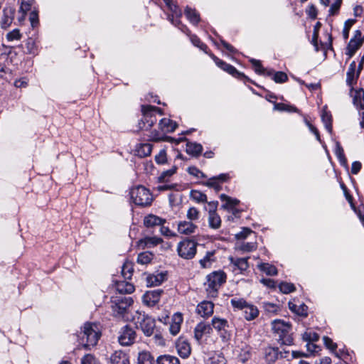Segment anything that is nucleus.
I'll return each instance as SVG.
<instances>
[{"label":"nucleus","instance_id":"obj_64","mask_svg":"<svg viewBox=\"0 0 364 364\" xmlns=\"http://www.w3.org/2000/svg\"><path fill=\"white\" fill-rule=\"evenodd\" d=\"M155 161L159 164H163L166 161V151L162 150L159 152L158 155L155 157Z\"/></svg>","mask_w":364,"mask_h":364},{"label":"nucleus","instance_id":"obj_47","mask_svg":"<svg viewBox=\"0 0 364 364\" xmlns=\"http://www.w3.org/2000/svg\"><path fill=\"white\" fill-rule=\"evenodd\" d=\"M191 198L197 203H204L207 201L206 195L196 190L191 191Z\"/></svg>","mask_w":364,"mask_h":364},{"label":"nucleus","instance_id":"obj_52","mask_svg":"<svg viewBox=\"0 0 364 364\" xmlns=\"http://www.w3.org/2000/svg\"><path fill=\"white\" fill-rule=\"evenodd\" d=\"M272 79L277 83H282L287 80L288 77L287 74L284 72H276L273 73L272 71Z\"/></svg>","mask_w":364,"mask_h":364},{"label":"nucleus","instance_id":"obj_60","mask_svg":"<svg viewBox=\"0 0 364 364\" xmlns=\"http://www.w3.org/2000/svg\"><path fill=\"white\" fill-rule=\"evenodd\" d=\"M354 23V20L348 19L345 22L344 28L343 31V36L345 39L348 38L349 31Z\"/></svg>","mask_w":364,"mask_h":364},{"label":"nucleus","instance_id":"obj_63","mask_svg":"<svg viewBox=\"0 0 364 364\" xmlns=\"http://www.w3.org/2000/svg\"><path fill=\"white\" fill-rule=\"evenodd\" d=\"M191 40L195 46L200 48L201 50H205V49L207 48L206 45L203 43L197 36H191Z\"/></svg>","mask_w":364,"mask_h":364},{"label":"nucleus","instance_id":"obj_51","mask_svg":"<svg viewBox=\"0 0 364 364\" xmlns=\"http://www.w3.org/2000/svg\"><path fill=\"white\" fill-rule=\"evenodd\" d=\"M213 256V252H207L205 256L201 259L199 262L203 268H208L210 267L212 259L211 257Z\"/></svg>","mask_w":364,"mask_h":364},{"label":"nucleus","instance_id":"obj_42","mask_svg":"<svg viewBox=\"0 0 364 364\" xmlns=\"http://www.w3.org/2000/svg\"><path fill=\"white\" fill-rule=\"evenodd\" d=\"M162 242V239L159 237H146L140 241L141 245L144 244L146 247L150 248L154 247Z\"/></svg>","mask_w":364,"mask_h":364},{"label":"nucleus","instance_id":"obj_38","mask_svg":"<svg viewBox=\"0 0 364 364\" xmlns=\"http://www.w3.org/2000/svg\"><path fill=\"white\" fill-rule=\"evenodd\" d=\"M335 154L336 155L337 158L339 160L340 164L345 166H348V162L347 159L344 154L343 149L342 148L341 145L338 141L336 142V147H335Z\"/></svg>","mask_w":364,"mask_h":364},{"label":"nucleus","instance_id":"obj_28","mask_svg":"<svg viewBox=\"0 0 364 364\" xmlns=\"http://www.w3.org/2000/svg\"><path fill=\"white\" fill-rule=\"evenodd\" d=\"M166 279V274L157 273L156 274H149L146 277L147 286H158L160 285Z\"/></svg>","mask_w":364,"mask_h":364},{"label":"nucleus","instance_id":"obj_29","mask_svg":"<svg viewBox=\"0 0 364 364\" xmlns=\"http://www.w3.org/2000/svg\"><path fill=\"white\" fill-rule=\"evenodd\" d=\"M322 4L329 6V14L335 15L338 13L342 3V0H321Z\"/></svg>","mask_w":364,"mask_h":364},{"label":"nucleus","instance_id":"obj_39","mask_svg":"<svg viewBox=\"0 0 364 364\" xmlns=\"http://www.w3.org/2000/svg\"><path fill=\"white\" fill-rule=\"evenodd\" d=\"M250 62L255 69V71L257 73H258L259 75L271 76L272 70H268L264 68L259 60H257L255 59H250Z\"/></svg>","mask_w":364,"mask_h":364},{"label":"nucleus","instance_id":"obj_12","mask_svg":"<svg viewBox=\"0 0 364 364\" xmlns=\"http://www.w3.org/2000/svg\"><path fill=\"white\" fill-rule=\"evenodd\" d=\"M288 353V351H279L277 348L268 347L265 350V360L269 364H272L279 358H286Z\"/></svg>","mask_w":364,"mask_h":364},{"label":"nucleus","instance_id":"obj_56","mask_svg":"<svg viewBox=\"0 0 364 364\" xmlns=\"http://www.w3.org/2000/svg\"><path fill=\"white\" fill-rule=\"evenodd\" d=\"M21 36L22 35L19 30L16 28L7 33L6 38L9 41H13L15 40H20Z\"/></svg>","mask_w":364,"mask_h":364},{"label":"nucleus","instance_id":"obj_15","mask_svg":"<svg viewBox=\"0 0 364 364\" xmlns=\"http://www.w3.org/2000/svg\"><path fill=\"white\" fill-rule=\"evenodd\" d=\"M198 226L192 221H180L178 223V232L180 234L190 235L196 233Z\"/></svg>","mask_w":364,"mask_h":364},{"label":"nucleus","instance_id":"obj_9","mask_svg":"<svg viewBox=\"0 0 364 364\" xmlns=\"http://www.w3.org/2000/svg\"><path fill=\"white\" fill-rule=\"evenodd\" d=\"M133 300L131 297L119 296L112 301V309L114 316H122L127 309L132 304Z\"/></svg>","mask_w":364,"mask_h":364},{"label":"nucleus","instance_id":"obj_34","mask_svg":"<svg viewBox=\"0 0 364 364\" xmlns=\"http://www.w3.org/2000/svg\"><path fill=\"white\" fill-rule=\"evenodd\" d=\"M208 223L209 226L213 229H218L220 227L221 220L215 210L209 211Z\"/></svg>","mask_w":364,"mask_h":364},{"label":"nucleus","instance_id":"obj_32","mask_svg":"<svg viewBox=\"0 0 364 364\" xmlns=\"http://www.w3.org/2000/svg\"><path fill=\"white\" fill-rule=\"evenodd\" d=\"M363 42L355 41L354 40H350L346 48V55L348 56V59L352 58L355 52L360 48Z\"/></svg>","mask_w":364,"mask_h":364},{"label":"nucleus","instance_id":"obj_36","mask_svg":"<svg viewBox=\"0 0 364 364\" xmlns=\"http://www.w3.org/2000/svg\"><path fill=\"white\" fill-rule=\"evenodd\" d=\"M152 151V145L150 144H141L136 149V154L140 157H146L151 154Z\"/></svg>","mask_w":364,"mask_h":364},{"label":"nucleus","instance_id":"obj_24","mask_svg":"<svg viewBox=\"0 0 364 364\" xmlns=\"http://www.w3.org/2000/svg\"><path fill=\"white\" fill-rule=\"evenodd\" d=\"M166 223V220L155 215H149L144 219V224L146 227L160 226Z\"/></svg>","mask_w":364,"mask_h":364},{"label":"nucleus","instance_id":"obj_17","mask_svg":"<svg viewBox=\"0 0 364 364\" xmlns=\"http://www.w3.org/2000/svg\"><path fill=\"white\" fill-rule=\"evenodd\" d=\"M248 259L249 257L245 258H238V257H230L229 260L230 262V264L233 267V270L238 269L240 273H242L243 272L246 271L249 267L248 264Z\"/></svg>","mask_w":364,"mask_h":364},{"label":"nucleus","instance_id":"obj_10","mask_svg":"<svg viewBox=\"0 0 364 364\" xmlns=\"http://www.w3.org/2000/svg\"><path fill=\"white\" fill-rule=\"evenodd\" d=\"M136 332L129 326H124L119 331L118 341L120 345L129 346L134 343L136 339Z\"/></svg>","mask_w":364,"mask_h":364},{"label":"nucleus","instance_id":"obj_31","mask_svg":"<svg viewBox=\"0 0 364 364\" xmlns=\"http://www.w3.org/2000/svg\"><path fill=\"white\" fill-rule=\"evenodd\" d=\"M220 198L222 201L225 202V204L222 205L224 209H231L234 210V208L239 204V200L236 198H232L231 197L225 195L221 194L220 196Z\"/></svg>","mask_w":364,"mask_h":364},{"label":"nucleus","instance_id":"obj_20","mask_svg":"<svg viewBox=\"0 0 364 364\" xmlns=\"http://www.w3.org/2000/svg\"><path fill=\"white\" fill-rule=\"evenodd\" d=\"M159 127L161 132L166 134L174 132L177 127V124L170 119L163 118L159 122Z\"/></svg>","mask_w":364,"mask_h":364},{"label":"nucleus","instance_id":"obj_8","mask_svg":"<svg viewBox=\"0 0 364 364\" xmlns=\"http://www.w3.org/2000/svg\"><path fill=\"white\" fill-rule=\"evenodd\" d=\"M197 243L191 240H184L177 245L178 255L186 259H192L196 253Z\"/></svg>","mask_w":364,"mask_h":364},{"label":"nucleus","instance_id":"obj_35","mask_svg":"<svg viewBox=\"0 0 364 364\" xmlns=\"http://www.w3.org/2000/svg\"><path fill=\"white\" fill-rule=\"evenodd\" d=\"M156 364H180L179 360L173 355H162L156 360Z\"/></svg>","mask_w":364,"mask_h":364},{"label":"nucleus","instance_id":"obj_57","mask_svg":"<svg viewBox=\"0 0 364 364\" xmlns=\"http://www.w3.org/2000/svg\"><path fill=\"white\" fill-rule=\"evenodd\" d=\"M204 184L208 187L213 188L217 192L221 190V186L215 178H209Z\"/></svg>","mask_w":364,"mask_h":364},{"label":"nucleus","instance_id":"obj_48","mask_svg":"<svg viewBox=\"0 0 364 364\" xmlns=\"http://www.w3.org/2000/svg\"><path fill=\"white\" fill-rule=\"evenodd\" d=\"M153 255L149 252L140 253L137 257V262L141 264L149 263L153 259Z\"/></svg>","mask_w":364,"mask_h":364},{"label":"nucleus","instance_id":"obj_7","mask_svg":"<svg viewBox=\"0 0 364 364\" xmlns=\"http://www.w3.org/2000/svg\"><path fill=\"white\" fill-rule=\"evenodd\" d=\"M153 110L157 111L160 114H162V112L158 107L151 105H143L141 107L143 119H141V122H139V124L141 129L146 130L151 128L156 122V116L153 115L151 113Z\"/></svg>","mask_w":364,"mask_h":364},{"label":"nucleus","instance_id":"obj_33","mask_svg":"<svg viewBox=\"0 0 364 364\" xmlns=\"http://www.w3.org/2000/svg\"><path fill=\"white\" fill-rule=\"evenodd\" d=\"M138 364H155L154 357L151 355L149 351L140 352L138 355L137 358Z\"/></svg>","mask_w":364,"mask_h":364},{"label":"nucleus","instance_id":"obj_1","mask_svg":"<svg viewBox=\"0 0 364 364\" xmlns=\"http://www.w3.org/2000/svg\"><path fill=\"white\" fill-rule=\"evenodd\" d=\"M101 336L100 328L97 323L87 322L82 327L78 338L82 347L90 350L97 344Z\"/></svg>","mask_w":364,"mask_h":364},{"label":"nucleus","instance_id":"obj_43","mask_svg":"<svg viewBox=\"0 0 364 364\" xmlns=\"http://www.w3.org/2000/svg\"><path fill=\"white\" fill-rule=\"evenodd\" d=\"M321 120L327 131L331 133L332 130V119L331 114L326 109V108H323L322 111Z\"/></svg>","mask_w":364,"mask_h":364},{"label":"nucleus","instance_id":"obj_45","mask_svg":"<svg viewBox=\"0 0 364 364\" xmlns=\"http://www.w3.org/2000/svg\"><path fill=\"white\" fill-rule=\"evenodd\" d=\"M133 274V265L132 262H126L122 269V274L124 279H131Z\"/></svg>","mask_w":364,"mask_h":364},{"label":"nucleus","instance_id":"obj_40","mask_svg":"<svg viewBox=\"0 0 364 364\" xmlns=\"http://www.w3.org/2000/svg\"><path fill=\"white\" fill-rule=\"evenodd\" d=\"M258 269L264 272L267 275L274 276L277 274V268L269 263H260L257 265Z\"/></svg>","mask_w":364,"mask_h":364},{"label":"nucleus","instance_id":"obj_58","mask_svg":"<svg viewBox=\"0 0 364 364\" xmlns=\"http://www.w3.org/2000/svg\"><path fill=\"white\" fill-rule=\"evenodd\" d=\"M222 69L235 77H238L240 76H243V75L239 73L235 67L228 63H226L225 67L223 68Z\"/></svg>","mask_w":364,"mask_h":364},{"label":"nucleus","instance_id":"obj_14","mask_svg":"<svg viewBox=\"0 0 364 364\" xmlns=\"http://www.w3.org/2000/svg\"><path fill=\"white\" fill-rule=\"evenodd\" d=\"M162 292L161 289L148 291L143 296V301L147 306H153L159 301Z\"/></svg>","mask_w":364,"mask_h":364},{"label":"nucleus","instance_id":"obj_18","mask_svg":"<svg viewBox=\"0 0 364 364\" xmlns=\"http://www.w3.org/2000/svg\"><path fill=\"white\" fill-rule=\"evenodd\" d=\"M168 9L171 12V15H168V20L174 25L178 26L180 23L179 18L182 16V13L178 6L174 4L172 1L168 2V4H166Z\"/></svg>","mask_w":364,"mask_h":364},{"label":"nucleus","instance_id":"obj_49","mask_svg":"<svg viewBox=\"0 0 364 364\" xmlns=\"http://www.w3.org/2000/svg\"><path fill=\"white\" fill-rule=\"evenodd\" d=\"M200 212L198 210L194 207L190 208L186 213V217L188 221H192L195 223L196 220L199 219Z\"/></svg>","mask_w":364,"mask_h":364},{"label":"nucleus","instance_id":"obj_5","mask_svg":"<svg viewBox=\"0 0 364 364\" xmlns=\"http://www.w3.org/2000/svg\"><path fill=\"white\" fill-rule=\"evenodd\" d=\"M230 302L234 308L243 311L244 317L247 321H252L259 315L258 309L243 299H232Z\"/></svg>","mask_w":364,"mask_h":364},{"label":"nucleus","instance_id":"obj_61","mask_svg":"<svg viewBox=\"0 0 364 364\" xmlns=\"http://www.w3.org/2000/svg\"><path fill=\"white\" fill-rule=\"evenodd\" d=\"M188 172L191 175L196 176V178H205V174L195 166L189 167L188 168Z\"/></svg>","mask_w":364,"mask_h":364},{"label":"nucleus","instance_id":"obj_23","mask_svg":"<svg viewBox=\"0 0 364 364\" xmlns=\"http://www.w3.org/2000/svg\"><path fill=\"white\" fill-rule=\"evenodd\" d=\"M112 364H129V356L123 351H115L110 357Z\"/></svg>","mask_w":364,"mask_h":364},{"label":"nucleus","instance_id":"obj_26","mask_svg":"<svg viewBox=\"0 0 364 364\" xmlns=\"http://www.w3.org/2000/svg\"><path fill=\"white\" fill-rule=\"evenodd\" d=\"M210 326L218 332H221L223 330H225L230 327L228 321L226 319L216 316L212 318Z\"/></svg>","mask_w":364,"mask_h":364},{"label":"nucleus","instance_id":"obj_30","mask_svg":"<svg viewBox=\"0 0 364 364\" xmlns=\"http://www.w3.org/2000/svg\"><path fill=\"white\" fill-rule=\"evenodd\" d=\"M351 95L353 97V104L356 107H359L361 109L364 108V90H358L353 91L351 90Z\"/></svg>","mask_w":364,"mask_h":364},{"label":"nucleus","instance_id":"obj_62","mask_svg":"<svg viewBox=\"0 0 364 364\" xmlns=\"http://www.w3.org/2000/svg\"><path fill=\"white\" fill-rule=\"evenodd\" d=\"M252 231L247 228H244L242 230L235 235V237L238 240L245 239Z\"/></svg>","mask_w":364,"mask_h":364},{"label":"nucleus","instance_id":"obj_55","mask_svg":"<svg viewBox=\"0 0 364 364\" xmlns=\"http://www.w3.org/2000/svg\"><path fill=\"white\" fill-rule=\"evenodd\" d=\"M82 364H100L98 360L92 354L85 355L81 360Z\"/></svg>","mask_w":364,"mask_h":364},{"label":"nucleus","instance_id":"obj_13","mask_svg":"<svg viewBox=\"0 0 364 364\" xmlns=\"http://www.w3.org/2000/svg\"><path fill=\"white\" fill-rule=\"evenodd\" d=\"M176 348L178 355L183 358H188L191 352L190 343L184 338H179L176 343Z\"/></svg>","mask_w":364,"mask_h":364},{"label":"nucleus","instance_id":"obj_53","mask_svg":"<svg viewBox=\"0 0 364 364\" xmlns=\"http://www.w3.org/2000/svg\"><path fill=\"white\" fill-rule=\"evenodd\" d=\"M279 288L280 291L284 294H289L295 290L294 285L287 282H282L279 284Z\"/></svg>","mask_w":364,"mask_h":364},{"label":"nucleus","instance_id":"obj_2","mask_svg":"<svg viewBox=\"0 0 364 364\" xmlns=\"http://www.w3.org/2000/svg\"><path fill=\"white\" fill-rule=\"evenodd\" d=\"M272 329L278 342L282 345L290 346L293 343L291 324L282 319L272 321Z\"/></svg>","mask_w":364,"mask_h":364},{"label":"nucleus","instance_id":"obj_16","mask_svg":"<svg viewBox=\"0 0 364 364\" xmlns=\"http://www.w3.org/2000/svg\"><path fill=\"white\" fill-rule=\"evenodd\" d=\"M214 304L211 301H203L197 306V313L201 317H209L213 314Z\"/></svg>","mask_w":364,"mask_h":364},{"label":"nucleus","instance_id":"obj_22","mask_svg":"<svg viewBox=\"0 0 364 364\" xmlns=\"http://www.w3.org/2000/svg\"><path fill=\"white\" fill-rule=\"evenodd\" d=\"M182 322L183 317L181 314L176 313L173 316L172 322L169 327V331L172 335L176 336L179 333Z\"/></svg>","mask_w":364,"mask_h":364},{"label":"nucleus","instance_id":"obj_3","mask_svg":"<svg viewBox=\"0 0 364 364\" xmlns=\"http://www.w3.org/2000/svg\"><path fill=\"white\" fill-rule=\"evenodd\" d=\"M226 275L223 272H214L206 277L204 285L209 297L215 298L221 285L225 282Z\"/></svg>","mask_w":364,"mask_h":364},{"label":"nucleus","instance_id":"obj_19","mask_svg":"<svg viewBox=\"0 0 364 364\" xmlns=\"http://www.w3.org/2000/svg\"><path fill=\"white\" fill-rule=\"evenodd\" d=\"M15 14V9L12 7L4 9V16L0 22L1 27L4 29L7 28L12 23Z\"/></svg>","mask_w":364,"mask_h":364},{"label":"nucleus","instance_id":"obj_6","mask_svg":"<svg viewBox=\"0 0 364 364\" xmlns=\"http://www.w3.org/2000/svg\"><path fill=\"white\" fill-rule=\"evenodd\" d=\"M130 194L133 202L139 206L149 205L153 200L152 195L149 191L141 186L132 188Z\"/></svg>","mask_w":364,"mask_h":364},{"label":"nucleus","instance_id":"obj_25","mask_svg":"<svg viewBox=\"0 0 364 364\" xmlns=\"http://www.w3.org/2000/svg\"><path fill=\"white\" fill-rule=\"evenodd\" d=\"M115 287L117 291L121 294H131L134 292V286L127 281H118L115 284Z\"/></svg>","mask_w":364,"mask_h":364},{"label":"nucleus","instance_id":"obj_46","mask_svg":"<svg viewBox=\"0 0 364 364\" xmlns=\"http://www.w3.org/2000/svg\"><path fill=\"white\" fill-rule=\"evenodd\" d=\"M257 248L256 242H243L237 245L236 249L243 252H252Z\"/></svg>","mask_w":364,"mask_h":364},{"label":"nucleus","instance_id":"obj_21","mask_svg":"<svg viewBox=\"0 0 364 364\" xmlns=\"http://www.w3.org/2000/svg\"><path fill=\"white\" fill-rule=\"evenodd\" d=\"M288 306L289 309L298 316L306 317L308 314V307L304 303H299L297 304L294 301H289Z\"/></svg>","mask_w":364,"mask_h":364},{"label":"nucleus","instance_id":"obj_50","mask_svg":"<svg viewBox=\"0 0 364 364\" xmlns=\"http://www.w3.org/2000/svg\"><path fill=\"white\" fill-rule=\"evenodd\" d=\"M302 338L304 341H307L308 343L315 342L318 340L319 336L315 332L307 331L303 333Z\"/></svg>","mask_w":364,"mask_h":364},{"label":"nucleus","instance_id":"obj_11","mask_svg":"<svg viewBox=\"0 0 364 364\" xmlns=\"http://www.w3.org/2000/svg\"><path fill=\"white\" fill-rule=\"evenodd\" d=\"M212 331L213 328L210 324L201 321L194 328V338L200 343L203 336L210 334Z\"/></svg>","mask_w":364,"mask_h":364},{"label":"nucleus","instance_id":"obj_44","mask_svg":"<svg viewBox=\"0 0 364 364\" xmlns=\"http://www.w3.org/2000/svg\"><path fill=\"white\" fill-rule=\"evenodd\" d=\"M185 14L187 18L193 24H197L200 21L199 15L196 10H192L191 9L187 7L185 10Z\"/></svg>","mask_w":364,"mask_h":364},{"label":"nucleus","instance_id":"obj_41","mask_svg":"<svg viewBox=\"0 0 364 364\" xmlns=\"http://www.w3.org/2000/svg\"><path fill=\"white\" fill-rule=\"evenodd\" d=\"M170 139L171 137L166 136V134L161 132V130H154L149 136V140L153 141H168Z\"/></svg>","mask_w":364,"mask_h":364},{"label":"nucleus","instance_id":"obj_54","mask_svg":"<svg viewBox=\"0 0 364 364\" xmlns=\"http://www.w3.org/2000/svg\"><path fill=\"white\" fill-rule=\"evenodd\" d=\"M33 0H21L19 11L26 14L31 10Z\"/></svg>","mask_w":364,"mask_h":364},{"label":"nucleus","instance_id":"obj_4","mask_svg":"<svg viewBox=\"0 0 364 364\" xmlns=\"http://www.w3.org/2000/svg\"><path fill=\"white\" fill-rule=\"evenodd\" d=\"M136 328H140L146 336L153 334L156 324L155 320L144 312L136 311L133 317Z\"/></svg>","mask_w":364,"mask_h":364},{"label":"nucleus","instance_id":"obj_59","mask_svg":"<svg viewBox=\"0 0 364 364\" xmlns=\"http://www.w3.org/2000/svg\"><path fill=\"white\" fill-rule=\"evenodd\" d=\"M274 109L279 110V111H292V112H296L297 109L296 107L288 106L283 103H275L274 104Z\"/></svg>","mask_w":364,"mask_h":364},{"label":"nucleus","instance_id":"obj_27","mask_svg":"<svg viewBox=\"0 0 364 364\" xmlns=\"http://www.w3.org/2000/svg\"><path fill=\"white\" fill-rule=\"evenodd\" d=\"M356 64L355 61H353L349 66L348 70L347 72L346 76V82L349 86H351L353 84L355 83L357 81L359 75L355 71Z\"/></svg>","mask_w":364,"mask_h":364},{"label":"nucleus","instance_id":"obj_37","mask_svg":"<svg viewBox=\"0 0 364 364\" xmlns=\"http://www.w3.org/2000/svg\"><path fill=\"white\" fill-rule=\"evenodd\" d=\"M203 151L201 144L193 142H188L186 144V151L188 154L198 156Z\"/></svg>","mask_w":364,"mask_h":364}]
</instances>
